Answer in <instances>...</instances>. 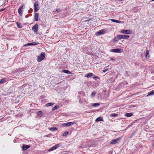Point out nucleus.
<instances>
[{
    "label": "nucleus",
    "mask_w": 154,
    "mask_h": 154,
    "mask_svg": "<svg viewBox=\"0 0 154 154\" xmlns=\"http://www.w3.org/2000/svg\"><path fill=\"white\" fill-rule=\"evenodd\" d=\"M45 53L44 52H42L41 53L40 55L38 57L37 61L38 62H40L42 60L45 58Z\"/></svg>",
    "instance_id": "obj_1"
},
{
    "label": "nucleus",
    "mask_w": 154,
    "mask_h": 154,
    "mask_svg": "<svg viewBox=\"0 0 154 154\" xmlns=\"http://www.w3.org/2000/svg\"><path fill=\"white\" fill-rule=\"evenodd\" d=\"M34 12H36L39 9V7L38 4V1H35V3L34 4Z\"/></svg>",
    "instance_id": "obj_2"
},
{
    "label": "nucleus",
    "mask_w": 154,
    "mask_h": 154,
    "mask_svg": "<svg viewBox=\"0 0 154 154\" xmlns=\"http://www.w3.org/2000/svg\"><path fill=\"white\" fill-rule=\"evenodd\" d=\"M110 51L112 52L121 53L123 51L121 49L116 48L112 49Z\"/></svg>",
    "instance_id": "obj_3"
},
{
    "label": "nucleus",
    "mask_w": 154,
    "mask_h": 154,
    "mask_svg": "<svg viewBox=\"0 0 154 154\" xmlns=\"http://www.w3.org/2000/svg\"><path fill=\"white\" fill-rule=\"evenodd\" d=\"M38 29V25L37 23L34 25L32 28V30L35 33L37 32Z\"/></svg>",
    "instance_id": "obj_4"
},
{
    "label": "nucleus",
    "mask_w": 154,
    "mask_h": 154,
    "mask_svg": "<svg viewBox=\"0 0 154 154\" xmlns=\"http://www.w3.org/2000/svg\"><path fill=\"white\" fill-rule=\"evenodd\" d=\"M120 139V137L112 140L110 142L111 144H115Z\"/></svg>",
    "instance_id": "obj_5"
},
{
    "label": "nucleus",
    "mask_w": 154,
    "mask_h": 154,
    "mask_svg": "<svg viewBox=\"0 0 154 154\" xmlns=\"http://www.w3.org/2000/svg\"><path fill=\"white\" fill-rule=\"evenodd\" d=\"M24 5H23L21 6L18 9V12L20 15L22 16V15L23 9Z\"/></svg>",
    "instance_id": "obj_6"
},
{
    "label": "nucleus",
    "mask_w": 154,
    "mask_h": 154,
    "mask_svg": "<svg viewBox=\"0 0 154 154\" xmlns=\"http://www.w3.org/2000/svg\"><path fill=\"white\" fill-rule=\"evenodd\" d=\"M75 123L74 122H68L67 123L63 124V125L64 126H69L73 125Z\"/></svg>",
    "instance_id": "obj_7"
},
{
    "label": "nucleus",
    "mask_w": 154,
    "mask_h": 154,
    "mask_svg": "<svg viewBox=\"0 0 154 154\" xmlns=\"http://www.w3.org/2000/svg\"><path fill=\"white\" fill-rule=\"evenodd\" d=\"M120 32L122 33L125 34H130L131 33V31L130 30H121Z\"/></svg>",
    "instance_id": "obj_8"
},
{
    "label": "nucleus",
    "mask_w": 154,
    "mask_h": 154,
    "mask_svg": "<svg viewBox=\"0 0 154 154\" xmlns=\"http://www.w3.org/2000/svg\"><path fill=\"white\" fill-rule=\"evenodd\" d=\"M119 35L120 39H127L129 37V36L127 35Z\"/></svg>",
    "instance_id": "obj_9"
},
{
    "label": "nucleus",
    "mask_w": 154,
    "mask_h": 154,
    "mask_svg": "<svg viewBox=\"0 0 154 154\" xmlns=\"http://www.w3.org/2000/svg\"><path fill=\"white\" fill-rule=\"evenodd\" d=\"M35 13L34 16V20L35 21H38V20L39 14L38 13L36 12Z\"/></svg>",
    "instance_id": "obj_10"
},
{
    "label": "nucleus",
    "mask_w": 154,
    "mask_h": 154,
    "mask_svg": "<svg viewBox=\"0 0 154 154\" xmlns=\"http://www.w3.org/2000/svg\"><path fill=\"white\" fill-rule=\"evenodd\" d=\"M38 44V43H37L36 42H33L32 43H28L27 44H26L25 45L27 46H30L32 45H37Z\"/></svg>",
    "instance_id": "obj_11"
},
{
    "label": "nucleus",
    "mask_w": 154,
    "mask_h": 154,
    "mask_svg": "<svg viewBox=\"0 0 154 154\" xmlns=\"http://www.w3.org/2000/svg\"><path fill=\"white\" fill-rule=\"evenodd\" d=\"M104 32V29H102L97 32L96 35H99L103 33Z\"/></svg>",
    "instance_id": "obj_12"
},
{
    "label": "nucleus",
    "mask_w": 154,
    "mask_h": 154,
    "mask_svg": "<svg viewBox=\"0 0 154 154\" xmlns=\"http://www.w3.org/2000/svg\"><path fill=\"white\" fill-rule=\"evenodd\" d=\"M30 146L29 145H24L23 146V149L26 150L30 148Z\"/></svg>",
    "instance_id": "obj_13"
},
{
    "label": "nucleus",
    "mask_w": 154,
    "mask_h": 154,
    "mask_svg": "<svg viewBox=\"0 0 154 154\" xmlns=\"http://www.w3.org/2000/svg\"><path fill=\"white\" fill-rule=\"evenodd\" d=\"M119 35H118L116 37H115L113 40V41L114 42L118 41L120 39L119 37Z\"/></svg>",
    "instance_id": "obj_14"
},
{
    "label": "nucleus",
    "mask_w": 154,
    "mask_h": 154,
    "mask_svg": "<svg viewBox=\"0 0 154 154\" xmlns=\"http://www.w3.org/2000/svg\"><path fill=\"white\" fill-rule=\"evenodd\" d=\"M103 121V118L101 117H99L98 118H97L96 120V122H99L100 121Z\"/></svg>",
    "instance_id": "obj_15"
},
{
    "label": "nucleus",
    "mask_w": 154,
    "mask_h": 154,
    "mask_svg": "<svg viewBox=\"0 0 154 154\" xmlns=\"http://www.w3.org/2000/svg\"><path fill=\"white\" fill-rule=\"evenodd\" d=\"M154 95V90L150 91L148 95H147V97H148L149 96L152 95Z\"/></svg>",
    "instance_id": "obj_16"
},
{
    "label": "nucleus",
    "mask_w": 154,
    "mask_h": 154,
    "mask_svg": "<svg viewBox=\"0 0 154 154\" xmlns=\"http://www.w3.org/2000/svg\"><path fill=\"white\" fill-rule=\"evenodd\" d=\"M94 75V74L93 73H90L87 74H86L85 76L88 78H89L91 76Z\"/></svg>",
    "instance_id": "obj_17"
},
{
    "label": "nucleus",
    "mask_w": 154,
    "mask_h": 154,
    "mask_svg": "<svg viewBox=\"0 0 154 154\" xmlns=\"http://www.w3.org/2000/svg\"><path fill=\"white\" fill-rule=\"evenodd\" d=\"M49 129L52 131H56L57 130V128L55 127H50L49 128Z\"/></svg>",
    "instance_id": "obj_18"
},
{
    "label": "nucleus",
    "mask_w": 154,
    "mask_h": 154,
    "mask_svg": "<svg viewBox=\"0 0 154 154\" xmlns=\"http://www.w3.org/2000/svg\"><path fill=\"white\" fill-rule=\"evenodd\" d=\"M42 111H40L38 112H37V114L38 116H39V117H41L42 116Z\"/></svg>",
    "instance_id": "obj_19"
},
{
    "label": "nucleus",
    "mask_w": 154,
    "mask_h": 154,
    "mask_svg": "<svg viewBox=\"0 0 154 154\" xmlns=\"http://www.w3.org/2000/svg\"><path fill=\"white\" fill-rule=\"evenodd\" d=\"M100 105V104L99 103H94L91 104V106H98Z\"/></svg>",
    "instance_id": "obj_20"
},
{
    "label": "nucleus",
    "mask_w": 154,
    "mask_h": 154,
    "mask_svg": "<svg viewBox=\"0 0 154 154\" xmlns=\"http://www.w3.org/2000/svg\"><path fill=\"white\" fill-rule=\"evenodd\" d=\"M125 115L126 117H129L132 116L133 115V114L131 113H126Z\"/></svg>",
    "instance_id": "obj_21"
},
{
    "label": "nucleus",
    "mask_w": 154,
    "mask_h": 154,
    "mask_svg": "<svg viewBox=\"0 0 154 154\" xmlns=\"http://www.w3.org/2000/svg\"><path fill=\"white\" fill-rule=\"evenodd\" d=\"M6 82V79H2L0 81V85Z\"/></svg>",
    "instance_id": "obj_22"
},
{
    "label": "nucleus",
    "mask_w": 154,
    "mask_h": 154,
    "mask_svg": "<svg viewBox=\"0 0 154 154\" xmlns=\"http://www.w3.org/2000/svg\"><path fill=\"white\" fill-rule=\"evenodd\" d=\"M62 71L63 72L67 74H70L71 73V72H70L66 70H63Z\"/></svg>",
    "instance_id": "obj_23"
},
{
    "label": "nucleus",
    "mask_w": 154,
    "mask_h": 154,
    "mask_svg": "<svg viewBox=\"0 0 154 154\" xmlns=\"http://www.w3.org/2000/svg\"><path fill=\"white\" fill-rule=\"evenodd\" d=\"M146 58L148 57L149 56V51L148 50H147L146 51Z\"/></svg>",
    "instance_id": "obj_24"
},
{
    "label": "nucleus",
    "mask_w": 154,
    "mask_h": 154,
    "mask_svg": "<svg viewBox=\"0 0 154 154\" xmlns=\"http://www.w3.org/2000/svg\"><path fill=\"white\" fill-rule=\"evenodd\" d=\"M54 104V103H48L46 104V106H52Z\"/></svg>",
    "instance_id": "obj_25"
},
{
    "label": "nucleus",
    "mask_w": 154,
    "mask_h": 154,
    "mask_svg": "<svg viewBox=\"0 0 154 154\" xmlns=\"http://www.w3.org/2000/svg\"><path fill=\"white\" fill-rule=\"evenodd\" d=\"M56 149L55 147L54 146H53L51 148L49 149L48 150V151H53L54 149Z\"/></svg>",
    "instance_id": "obj_26"
},
{
    "label": "nucleus",
    "mask_w": 154,
    "mask_h": 154,
    "mask_svg": "<svg viewBox=\"0 0 154 154\" xmlns=\"http://www.w3.org/2000/svg\"><path fill=\"white\" fill-rule=\"evenodd\" d=\"M118 114L115 113L112 114L110 115V116L112 117H116L117 116Z\"/></svg>",
    "instance_id": "obj_27"
},
{
    "label": "nucleus",
    "mask_w": 154,
    "mask_h": 154,
    "mask_svg": "<svg viewBox=\"0 0 154 154\" xmlns=\"http://www.w3.org/2000/svg\"><path fill=\"white\" fill-rule=\"evenodd\" d=\"M54 13L55 12V11H57L58 13H60L61 11V10H60V9H57L56 10H54Z\"/></svg>",
    "instance_id": "obj_28"
},
{
    "label": "nucleus",
    "mask_w": 154,
    "mask_h": 154,
    "mask_svg": "<svg viewBox=\"0 0 154 154\" xmlns=\"http://www.w3.org/2000/svg\"><path fill=\"white\" fill-rule=\"evenodd\" d=\"M17 26L19 28H21L22 26H21V25L20 23H19L18 22L17 23Z\"/></svg>",
    "instance_id": "obj_29"
},
{
    "label": "nucleus",
    "mask_w": 154,
    "mask_h": 154,
    "mask_svg": "<svg viewBox=\"0 0 154 154\" xmlns=\"http://www.w3.org/2000/svg\"><path fill=\"white\" fill-rule=\"evenodd\" d=\"M69 133L68 131H65V132L63 134V136H65L67 135Z\"/></svg>",
    "instance_id": "obj_30"
},
{
    "label": "nucleus",
    "mask_w": 154,
    "mask_h": 154,
    "mask_svg": "<svg viewBox=\"0 0 154 154\" xmlns=\"http://www.w3.org/2000/svg\"><path fill=\"white\" fill-rule=\"evenodd\" d=\"M95 94H96V92L95 91H93L91 94V96L92 97H93L95 96Z\"/></svg>",
    "instance_id": "obj_31"
},
{
    "label": "nucleus",
    "mask_w": 154,
    "mask_h": 154,
    "mask_svg": "<svg viewBox=\"0 0 154 154\" xmlns=\"http://www.w3.org/2000/svg\"><path fill=\"white\" fill-rule=\"evenodd\" d=\"M60 144H59L56 145H55L54 146L55 147V149H56L57 148H58L60 146Z\"/></svg>",
    "instance_id": "obj_32"
},
{
    "label": "nucleus",
    "mask_w": 154,
    "mask_h": 154,
    "mask_svg": "<svg viewBox=\"0 0 154 154\" xmlns=\"http://www.w3.org/2000/svg\"><path fill=\"white\" fill-rule=\"evenodd\" d=\"M58 106H55L53 108L52 110H55V109H57L58 108Z\"/></svg>",
    "instance_id": "obj_33"
},
{
    "label": "nucleus",
    "mask_w": 154,
    "mask_h": 154,
    "mask_svg": "<svg viewBox=\"0 0 154 154\" xmlns=\"http://www.w3.org/2000/svg\"><path fill=\"white\" fill-rule=\"evenodd\" d=\"M121 22H122L121 21H119V20H115V23H120Z\"/></svg>",
    "instance_id": "obj_34"
},
{
    "label": "nucleus",
    "mask_w": 154,
    "mask_h": 154,
    "mask_svg": "<svg viewBox=\"0 0 154 154\" xmlns=\"http://www.w3.org/2000/svg\"><path fill=\"white\" fill-rule=\"evenodd\" d=\"M93 78L94 79H98L99 78V77L98 76H94V77H93Z\"/></svg>",
    "instance_id": "obj_35"
},
{
    "label": "nucleus",
    "mask_w": 154,
    "mask_h": 154,
    "mask_svg": "<svg viewBox=\"0 0 154 154\" xmlns=\"http://www.w3.org/2000/svg\"><path fill=\"white\" fill-rule=\"evenodd\" d=\"M108 70V68H107V69H104L103 70V72H105L106 71H107V70Z\"/></svg>",
    "instance_id": "obj_36"
},
{
    "label": "nucleus",
    "mask_w": 154,
    "mask_h": 154,
    "mask_svg": "<svg viewBox=\"0 0 154 154\" xmlns=\"http://www.w3.org/2000/svg\"><path fill=\"white\" fill-rule=\"evenodd\" d=\"M115 20H114V19H111L110 20L114 22H115Z\"/></svg>",
    "instance_id": "obj_37"
},
{
    "label": "nucleus",
    "mask_w": 154,
    "mask_h": 154,
    "mask_svg": "<svg viewBox=\"0 0 154 154\" xmlns=\"http://www.w3.org/2000/svg\"><path fill=\"white\" fill-rule=\"evenodd\" d=\"M5 9V8H4L3 9H1V10H0V11H3Z\"/></svg>",
    "instance_id": "obj_38"
},
{
    "label": "nucleus",
    "mask_w": 154,
    "mask_h": 154,
    "mask_svg": "<svg viewBox=\"0 0 154 154\" xmlns=\"http://www.w3.org/2000/svg\"><path fill=\"white\" fill-rule=\"evenodd\" d=\"M111 60L112 61L114 60V59L113 58H111Z\"/></svg>",
    "instance_id": "obj_39"
},
{
    "label": "nucleus",
    "mask_w": 154,
    "mask_h": 154,
    "mask_svg": "<svg viewBox=\"0 0 154 154\" xmlns=\"http://www.w3.org/2000/svg\"><path fill=\"white\" fill-rule=\"evenodd\" d=\"M154 1V0H152V2H153V1Z\"/></svg>",
    "instance_id": "obj_40"
}]
</instances>
